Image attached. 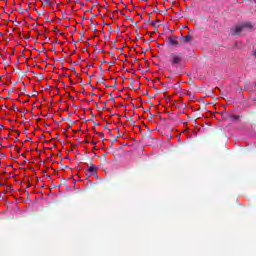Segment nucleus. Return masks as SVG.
<instances>
[{"label": "nucleus", "mask_w": 256, "mask_h": 256, "mask_svg": "<svg viewBox=\"0 0 256 256\" xmlns=\"http://www.w3.org/2000/svg\"><path fill=\"white\" fill-rule=\"evenodd\" d=\"M168 62L171 67H175L177 69V67L183 63V53H171L169 55Z\"/></svg>", "instance_id": "1"}, {"label": "nucleus", "mask_w": 256, "mask_h": 256, "mask_svg": "<svg viewBox=\"0 0 256 256\" xmlns=\"http://www.w3.org/2000/svg\"><path fill=\"white\" fill-rule=\"evenodd\" d=\"M243 29H245V25H237L234 28H231V33L232 35L236 36V35H240L241 31H243Z\"/></svg>", "instance_id": "2"}, {"label": "nucleus", "mask_w": 256, "mask_h": 256, "mask_svg": "<svg viewBox=\"0 0 256 256\" xmlns=\"http://www.w3.org/2000/svg\"><path fill=\"white\" fill-rule=\"evenodd\" d=\"M177 39H178L177 36L168 37L169 45H172V47H179V41Z\"/></svg>", "instance_id": "3"}, {"label": "nucleus", "mask_w": 256, "mask_h": 256, "mask_svg": "<svg viewBox=\"0 0 256 256\" xmlns=\"http://www.w3.org/2000/svg\"><path fill=\"white\" fill-rule=\"evenodd\" d=\"M180 39H181L180 43H191V41H193V36L188 34L186 36H181Z\"/></svg>", "instance_id": "4"}, {"label": "nucleus", "mask_w": 256, "mask_h": 256, "mask_svg": "<svg viewBox=\"0 0 256 256\" xmlns=\"http://www.w3.org/2000/svg\"><path fill=\"white\" fill-rule=\"evenodd\" d=\"M97 166L91 164V166L88 168V173H90L91 175H95V173H97Z\"/></svg>", "instance_id": "5"}, {"label": "nucleus", "mask_w": 256, "mask_h": 256, "mask_svg": "<svg viewBox=\"0 0 256 256\" xmlns=\"http://www.w3.org/2000/svg\"><path fill=\"white\" fill-rule=\"evenodd\" d=\"M157 23H159V20L156 22H151L152 27H154L155 31H157Z\"/></svg>", "instance_id": "6"}, {"label": "nucleus", "mask_w": 256, "mask_h": 256, "mask_svg": "<svg viewBox=\"0 0 256 256\" xmlns=\"http://www.w3.org/2000/svg\"><path fill=\"white\" fill-rule=\"evenodd\" d=\"M242 25H244V27H248V29H251V27H253L251 24H249V23H245V24H242Z\"/></svg>", "instance_id": "7"}, {"label": "nucleus", "mask_w": 256, "mask_h": 256, "mask_svg": "<svg viewBox=\"0 0 256 256\" xmlns=\"http://www.w3.org/2000/svg\"><path fill=\"white\" fill-rule=\"evenodd\" d=\"M83 37H85V33L80 34V38L78 39V41H81V39H83Z\"/></svg>", "instance_id": "8"}, {"label": "nucleus", "mask_w": 256, "mask_h": 256, "mask_svg": "<svg viewBox=\"0 0 256 256\" xmlns=\"http://www.w3.org/2000/svg\"><path fill=\"white\" fill-rule=\"evenodd\" d=\"M127 21H131L133 23V19L131 18V16H126Z\"/></svg>", "instance_id": "9"}, {"label": "nucleus", "mask_w": 256, "mask_h": 256, "mask_svg": "<svg viewBox=\"0 0 256 256\" xmlns=\"http://www.w3.org/2000/svg\"><path fill=\"white\" fill-rule=\"evenodd\" d=\"M133 85H135V80L131 79L130 87H133Z\"/></svg>", "instance_id": "10"}, {"label": "nucleus", "mask_w": 256, "mask_h": 256, "mask_svg": "<svg viewBox=\"0 0 256 256\" xmlns=\"http://www.w3.org/2000/svg\"><path fill=\"white\" fill-rule=\"evenodd\" d=\"M12 110H13V111H19V108H16V106L13 105Z\"/></svg>", "instance_id": "11"}, {"label": "nucleus", "mask_w": 256, "mask_h": 256, "mask_svg": "<svg viewBox=\"0 0 256 256\" xmlns=\"http://www.w3.org/2000/svg\"><path fill=\"white\" fill-rule=\"evenodd\" d=\"M231 118L237 120V119H239V116L232 115Z\"/></svg>", "instance_id": "12"}, {"label": "nucleus", "mask_w": 256, "mask_h": 256, "mask_svg": "<svg viewBox=\"0 0 256 256\" xmlns=\"http://www.w3.org/2000/svg\"><path fill=\"white\" fill-rule=\"evenodd\" d=\"M109 55H111V57H114V56H115V53L109 52Z\"/></svg>", "instance_id": "13"}, {"label": "nucleus", "mask_w": 256, "mask_h": 256, "mask_svg": "<svg viewBox=\"0 0 256 256\" xmlns=\"http://www.w3.org/2000/svg\"><path fill=\"white\" fill-rule=\"evenodd\" d=\"M99 83H104L103 78L98 81Z\"/></svg>", "instance_id": "14"}, {"label": "nucleus", "mask_w": 256, "mask_h": 256, "mask_svg": "<svg viewBox=\"0 0 256 256\" xmlns=\"http://www.w3.org/2000/svg\"><path fill=\"white\" fill-rule=\"evenodd\" d=\"M132 89H133V91H138L139 87L138 88H132Z\"/></svg>", "instance_id": "15"}, {"label": "nucleus", "mask_w": 256, "mask_h": 256, "mask_svg": "<svg viewBox=\"0 0 256 256\" xmlns=\"http://www.w3.org/2000/svg\"><path fill=\"white\" fill-rule=\"evenodd\" d=\"M0 127H1V129H5V126H3V125H1V124H0Z\"/></svg>", "instance_id": "16"}, {"label": "nucleus", "mask_w": 256, "mask_h": 256, "mask_svg": "<svg viewBox=\"0 0 256 256\" xmlns=\"http://www.w3.org/2000/svg\"><path fill=\"white\" fill-rule=\"evenodd\" d=\"M21 14H23V13H25V10H21V12H20Z\"/></svg>", "instance_id": "17"}, {"label": "nucleus", "mask_w": 256, "mask_h": 256, "mask_svg": "<svg viewBox=\"0 0 256 256\" xmlns=\"http://www.w3.org/2000/svg\"><path fill=\"white\" fill-rule=\"evenodd\" d=\"M99 135H100V137H103V132H101Z\"/></svg>", "instance_id": "18"}, {"label": "nucleus", "mask_w": 256, "mask_h": 256, "mask_svg": "<svg viewBox=\"0 0 256 256\" xmlns=\"http://www.w3.org/2000/svg\"><path fill=\"white\" fill-rule=\"evenodd\" d=\"M104 129H109L107 126H104Z\"/></svg>", "instance_id": "19"}, {"label": "nucleus", "mask_w": 256, "mask_h": 256, "mask_svg": "<svg viewBox=\"0 0 256 256\" xmlns=\"http://www.w3.org/2000/svg\"><path fill=\"white\" fill-rule=\"evenodd\" d=\"M50 0H47L46 3H49Z\"/></svg>", "instance_id": "20"}, {"label": "nucleus", "mask_w": 256, "mask_h": 256, "mask_svg": "<svg viewBox=\"0 0 256 256\" xmlns=\"http://www.w3.org/2000/svg\"><path fill=\"white\" fill-rule=\"evenodd\" d=\"M24 11H29V9H25Z\"/></svg>", "instance_id": "21"}, {"label": "nucleus", "mask_w": 256, "mask_h": 256, "mask_svg": "<svg viewBox=\"0 0 256 256\" xmlns=\"http://www.w3.org/2000/svg\"><path fill=\"white\" fill-rule=\"evenodd\" d=\"M74 44H77V42L73 41Z\"/></svg>", "instance_id": "22"}, {"label": "nucleus", "mask_w": 256, "mask_h": 256, "mask_svg": "<svg viewBox=\"0 0 256 256\" xmlns=\"http://www.w3.org/2000/svg\"><path fill=\"white\" fill-rule=\"evenodd\" d=\"M74 44H77V42L73 41Z\"/></svg>", "instance_id": "23"}, {"label": "nucleus", "mask_w": 256, "mask_h": 256, "mask_svg": "<svg viewBox=\"0 0 256 256\" xmlns=\"http://www.w3.org/2000/svg\"><path fill=\"white\" fill-rule=\"evenodd\" d=\"M74 44H77V42L73 41Z\"/></svg>", "instance_id": "24"}, {"label": "nucleus", "mask_w": 256, "mask_h": 256, "mask_svg": "<svg viewBox=\"0 0 256 256\" xmlns=\"http://www.w3.org/2000/svg\"><path fill=\"white\" fill-rule=\"evenodd\" d=\"M109 132H111V129H108Z\"/></svg>", "instance_id": "25"}, {"label": "nucleus", "mask_w": 256, "mask_h": 256, "mask_svg": "<svg viewBox=\"0 0 256 256\" xmlns=\"http://www.w3.org/2000/svg\"><path fill=\"white\" fill-rule=\"evenodd\" d=\"M60 35H64L63 33H60Z\"/></svg>", "instance_id": "26"}]
</instances>
